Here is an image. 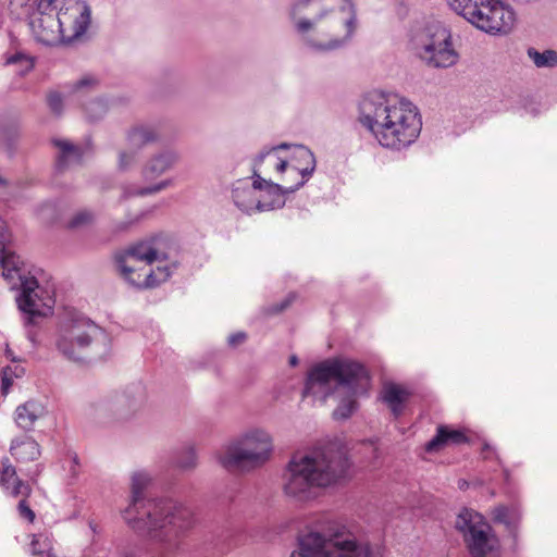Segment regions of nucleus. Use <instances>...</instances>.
Returning a JSON list of instances; mask_svg holds the SVG:
<instances>
[{
	"label": "nucleus",
	"instance_id": "nucleus-15",
	"mask_svg": "<svg viewBox=\"0 0 557 557\" xmlns=\"http://www.w3.org/2000/svg\"><path fill=\"white\" fill-rule=\"evenodd\" d=\"M62 0H54L49 9L33 13L28 25L35 39L44 45L53 46L64 42L62 28L58 22V8Z\"/></svg>",
	"mask_w": 557,
	"mask_h": 557
},
{
	"label": "nucleus",
	"instance_id": "nucleus-20",
	"mask_svg": "<svg viewBox=\"0 0 557 557\" xmlns=\"http://www.w3.org/2000/svg\"><path fill=\"white\" fill-rule=\"evenodd\" d=\"M48 413L47 406L39 399H28L18 405L14 411V422L21 430L30 432L35 428V423L46 417Z\"/></svg>",
	"mask_w": 557,
	"mask_h": 557
},
{
	"label": "nucleus",
	"instance_id": "nucleus-48",
	"mask_svg": "<svg viewBox=\"0 0 557 557\" xmlns=\"http://www.w3.org/2000/svg\"><path fill=\"white\" fill-rule=\"evenodd\" d=\"M7 185V181L5 178H3L1 175H0V186H5Z\"/></svg>",
	"mask_w": 557,
	"mask_h": 557
},
{
	"label": "nucleus",
	"instance_id": "nucleus-5",
	"mask_svg": "<svg viewBox=\"0 0 557 557\" xmlns=\"http://www.w3.org/2000/svg\"><path fill=\"white\" fill-rule=\"evenodd\" d=\"M369 386L370 376L361 363L338 357L324 360L308 372L302 396L320 403L334 398L337 405L333 417L345 420L358 409L357 399Z\"/></svg>",
	"mask_w": 557,
	"mask_h": 557
},
{
	"label": "nucleus",
	"instance_id": "nucleus-25",
	"mask_svg": "<svg viewBox=\"0 0 557 557\" xmlns=\"http://www.w3.org/2000/svg\"><path fill=\"white\" fill-rule=\"evenodd\" d=\"M410 393L401 385L388 383L382 389V400L388 406L395 417L401 414Z\"/></svg>",
	"mask_w": 557,
	"mask_h": 557
},
{
	"label": "nucleus",
	"instance_id": "nucleus-38",
	"mask_svg": "<svg viewBox=\"0 0 557 557\" xmlns=\"http://www.w3.org/2000/svg\"><path fill=\"white\" fill-rule=\"evenodd\" d=\"M173 180L172 178H166V180H162L149 187H146V188H141V189H138L135 191V194L137 195H147V194H153V193H158V191H161L170 186L173 185Z\"/></svg>",
	"mask_w": 557,
	"mask_h": 557
},
{
	"label": "nucleus",
	"instance_id": "nucleus-1",
	"mask_svg": "<svg viewBox=\"0 0 557 557\" xmlns=\"http://www.w3.org/2000/svg\"><path fill=\"white\" fill-rule=\"evenodd\" d=\"M350 467L346 453L333 444L295 454L282 472V492L294 503L312 502L319 496V491L344 483Z\"/></svg>",
	"mask_w": 557,
	"mask_h": 557
},
{
	"label": "nucleus",
	"instance_id": "nucleus-43",
	"mask_svg": "<svg viewBox=\"0 0 557 557\" xmlns=\"http://www.w3.org/2000/svg\"><path fill=\"white\" fill-rule=\"evenodd\" d=\"M12 373V368L11 367H7L3 369V372H2V391L4 394H7L13 383V376L11 375Z\"/></svg>",
	"mask_w": 557,
	"mask_h": 557
},
{
	"label": "nucleus",
	"instance_id": "nucleus-6",
	"mask_svg": "<svg viewBox=\"0 0 557 557\" xmlns=\"http://www.w3.org/2000/svg\"><path fill=\"white\" fill-rule=\"evenodd\" d=\"M10 236L0 219V268L2 276L21 293L16 298L18 309L26 315L27 323L36 318L52 314L55 305V287L46 273L38 268L24 263L9 249Z\"/></svg>",
	"mask_w": 557,
	"mask_h": 557
},
{
	"label": "nucleus",
	"instance_id": "nucleus-31",
	"mask_svg": "<svg viewBox=\"0 0 557 557\" xmlns=\"http://www.w3.org/2000/svg\"><path fill=\"white\" fill-rule=\"evenodd\" d=\"M30 553L34 556L47 555V557H53L52 542L50 536L46 533L33 535V540L30 543Z\"/></svg>",
	"mask_w": 557,
	"mask_h": 557
},
{
	"label": "nucleus",
	"instance_id": "nucleus-18",
	"mask_svg": "<svg viewBox=\"0 0 557 557\" xmlns=\"http://www.w3.org/2000/svg\"><path fill=\"white\" fill-rule=\"evenodd\" d=\"M315 158L313 152L305 146H293L292 159L288 162V173L295 175L297 181L287 187L288 191L300 188L313 174L315 170Z\"/></svg>",
	"mask_w": 557,
	"mask_h": 557
},
{
	"label": "nucleus",
	"instance_id": "nucleus-24",
	"mask_svg": "<svg viewBox=\"0 0 557 557\" xmlns=\"http://www.w3.org/2000/svg\"><path fill=\"white\" fill-rule=\"evenodd\" d=\"M178 160V154L166 150L150 158L144 169L143 176L146 181H153L172 169Z\"/></svg>",
	"mask_w": 557,
	"mask_h": 557
},
{
	"label": "nucleus",
	"instance_id": "nucleus-14",
	"mask_svg": "<svg viewBox=\"0 0 557 557\" xmlns=\"http://www.w3.org/2000/svg\"><path fill=\"white\" fill-rule=\"evenodd\" d=\"M64 44L83 36L90 24V8L83 0H62L57 10Z\"/></svg>",
	"mask_w": 557,
	"mask_h": 557
},
{
	"label": "nucleus",
	"instance_id": "nucleus-47",
	"mask_svg": "<svg viewBox=\"0 0 557 557\" xmlns=\"http://www.w3.org/2000/svg\"><path fill=\"white\" fill-rule=\"evenodd\" d=\"M289 363H290V366H293V367H294V366H296V364L298 363V358H297L296 356H292V357L289 358Z\"/></svg>",
	"mask_w": 557,
	"mask_h": 557
},
{
	"label": "nucleus",
	"instance_id": "nucleus-22",
	"mask_svg": "<svg viewBox=\"0 0 557 557\" xmlns=\"http://www.w3.org/2000/svg\"><path fill=\"white\" fill-rule=\"evenodd\" d=\"M287 144L274 146L261 151L253 160V177L258 178L261 172V165L265 163V172L275 171L283 173L287 170L288 162L280 156V151L287 149Z\"/></svg>",
	"mask_w": 557,
	"mask_h": 557
},
{
	"label": "nucleus",
	"instance_id": "nucleus-9",
	"mask_svg": "<svg viewBox=\"0 0 557 557\" xmlns=\"http://www.w3.org/2000/svg\"><path fill=\"white\" fill-rule=\"evenodd\" d=\"M273 448L271 433L264 428L251 426L223 445L214 458L227 471H251L271 459Z\"/></svg>",
	"mask_w": 557,
	"mask_h": 557
},
{
	"label": "nucleus",
	"instance_id": "nucleus-23",
	"mask_svg": "<svg viewBox=\"0 0 557 557\" xmlns=\"http://www.w3.org/2000/svg\"><path fill=\"white\" fill-rule=\"evenodd\" d=\"M0 485L7 494L13 497L26 498L30 494V486L17 476L15 467L8 459L2 462Z\"/></svg>",
	"mask_w": 557,
	"mask_h": 557
},
{
	"label": "nucleus",
	"instance_id": "nucleus-26",
	"mask_svg": "<svg viewBox=\"0 0 557 557\" xmlns=\"http://www.w3.org/2000/svg\"><path fill=\"white\" fill-rule=\"evenodd\" d=\"M54 0H10V10L17 17H29L33 13L47 10Z\"/></svg>",
	"mask_w": 557,
	"mask_h": 557
},
{
	"label": "nucleus",
	"instance_id": "nucleus-42",
	"mask_svg": "<svg viewBox=\"0 0 557 557\" xmlns=\"http://www.w3.org/2000/svg\"><path fill=\"white\" fill-rule=\"evenodd\" d=\"M62 101V97L58 92H51L48 97L49 107L55 113L61 111Z\"/></svg>",
	"mask_w": 557,
	"mask_h": 557
},
{
	"label": "nucleus",
	"instance_id": "nucleus-4",
	"mask_svg": "<svg viewBox=\"0 0 557 557\" xmlns=\"http://www.w3.org/2000/svg\"><path fill=\"white\" fill-rule=\"evenodd\" d=\"M359 122L383 148L401 151L410 147L422 129L417 106L397 94L373 91L359 104Z\"/></svg>",
	"mask_w": 557,
	"mask_h": 557
},
{
	"label": "nucleus",
	"instance_id": "nucleus-46",
	"mask_svg": "<svg viewBox=\"0 0 557 557\" xmlns=\"http://www.w3.org/2000/svg\"><path fill=\"white\" fill-rule=\"evenodd\" d=\"M12 368V373L11 375L13 377H20L24 374V368L18 366V364H14V366H10Z\"/></svg>",
	"mask_w": 557,
	"mask_h": 557
},
{
	"label": "nucleus",
	"instance_id": "nucleus-27",
	"mask_svg": "<svg viewBox=\"0 0 557 557\" xmlns=\"http://www.w3.org/2000/svg\"><path fill=\"white\" fill-rule=\"evenodd\" d=\"M53 143L60 150V154L58 157L59 168H65L78 163L85 153L81 147L73 146L65 139H55Z\"/></svg>",
	"mask_w": 557,
	"mask_h": 557
},
{
	"label": "nucleus",
	"instance_id": "nucleus-12",
	"mask_svg": "<svg viewBox=\"0 0 557 557\" xmlns=\"http://www.w3.org/2000/svg\"><path fill=\"white\" fill-rule=\"evenodd\" d=\"M456 528L463 534L471 557L500 556L499 541L479 512L463 509L456 519Z\"/></svg>",
	"mask_w": 557,
	"mask_h": 557
},
{
	"label": "nucleus",
	"instance_id": "nucleus-34",
	"mask_svg": "<svg viewBox=\"0 0 557 557\" xmlns=\"http://www.w3.org/2000/svg\"><path fill=\"white\" fill-rule=\"evenodd\" d=\"M5 64L14 66L15 67L14 71L18 75H25L26 73L32 71L34 67L33 59L22 52H17V53L9 57L5 61Z\"/></svg>",
	"mask_w": 557,
	"mask_h": 557
},
{
	"label": "nucleus",
	"instance_id": "nucleus-11",
	"mask_svg": "<svg viewBox=\"0 0 557 557\" xmlns=\"http://www.w3.org/2000/svg\"><path fill=\"white\" fill-rule=\"evenodd\" d=\"M410 47L413 54L430 69H449L460 59L450 28L441 22L418 28L411 36Z\"/></svg>",
	"mask_w": 557,
	"mask_h": 557
},
{
	"label": "nucleus",
	"instance_id": "nucleus-36",
	"mask_svg": "<svg viewBox=\"0 0 557 557\" xmlns=\"http://www.w3.org/2000/svg\"><path fill=\"white\" fill-rule=\"evenodd\" d=\"M98 85V81L91 76H87L82 78L77 84L75 85L73 89V95L76 98H81L87 94H89L91 90L96 88Z\"/></svg>",
	"mask_w": 557,
	"mask_h": 557
},
{
	"label": "nucleus",
	"instance_id": "nucleus-49",
	"mask_svg": "<svg viewBox=\"0 0 557 557\" xmlns=\"http://www.w3.org/2000/svg\"><path fill=\"white\" fill-rule=\"evenodd\" d=\"M484 450H490V446L485 445Z\"/></svg>",
	"mask_w": 557,
	"mask_h": 557
},
{
	"label": "nucleus",
	"instance_id": "nucleus-7",
	"mask_svg": "<svg viewBox=\"0 0 557 557\" xmlns=\"http://www.w3.org/2000/svg\"><path fill=\"white\" fill-rule=\"evenodd\" d=\"M54 346L69 360L82 361L91 356H107L111 349V338L86 313L67 307L58 315Z\"/></svg>",
	"mask_w": 557,
	"mask_h": 557
},
{
	"label": "nucleus",
	"instance_id": "nucleus-41",
	"mask_svg": "<svg viewBox=\"0 0 557 557\" xmlns=\"http://www.w3.org/2000/svg\"><path fill=\"white\" fill-rule=\"evenodd\" d=\"M18 513L22 518L33 522L35 520V512L30 509V507L26 504L25 499H22L18 503Z\"/></svg>",
	"mask_w": 557,
	"mask_h": 557
},
{
	"label": "nucleus",
	"instance_id": "nucleus-44",
	"mask_svg": "<svg viewBox=\"0 0 557 557\" xmlns=\"http://www.w3.org/2000/svg\"><path fill=\"white\" fill-rule=\"evenodd\" d=\"M245 339H246V334H245V333H243V332H238V333H236V334H232V335H230V337H228V344H230L231 346H237V345H239V344L244 343V342H245Z\"/></svg>",
	"mask_w": 557,
	"mask_h": 557
},
{
	"label": "nucleus",
	"instance_id": "nucleus-2",
	"mask_svg": "<svg viewBox=\"0 0 557 557\" xmlns=\"http://www.w3.org/2000/svg\"><path fill=\"white\" fill-rule=\"evenodd\" d=\"M290 15L299 39L314 52L344 47L357 28L352 0H296Z\"/></svg>",
	"mask_w": 557,
	"mask_h": 557
},
{
	"label": "nucleus",
	"instance_id": "nucleus-19",
	"mask_svg": "<svg viewBox=\"0 0 557 557\" xmlns=\"http://www.w3.org/2000/svg\"><path fill=\"white\" fill-rule=\"evenodd\" d=\"M158 138L159 134L152 126L139 125L131 129L127 135V145L129 151H123L120 153V169L126 170L133 165L136 161L137 151L146 145L157 141Z\"/></svg>",
	"mask_w": 557,
	"mask_h": 557
},
{
	"label": "nucleus",
	"instance_id": "nucleus-10",
	"mask_svg": "<svg viewBox=\"0 0 557 557\" xmlns=\"http://www.w3.org/2000/svg\"><path fill=\"white\" fill-rule=\"evenodd\" d=\"M298 549L292 557H384V547L351 534H323L308 530L297 537Z\"/></svg>",
	"mask_w": 557,
	"mask_h": 557
},
{
	"label": "nucleus",
	"instance_id": "nucleus-17",
	"mask_svg": "<svg viewBox=\"0 0 557 557\" xmlns=\"http://www.w3.org/2000/svg\"><path fill=\"white\" fill-rule=\"evenodd\" d=\"M261 183V176L255 178L250 185L247 181H238L233 188L234 203L238 209L246 213L262 212L282 208V199L277 195L276 187H271L270 194L274 195L272 202H263V200H257L258 186ZM265 195H269L267 191Z\"/></svg>",
	"mask_w": 557,
	"mask_h": 557
},
{
	"label": "nucleus",
	"instance_id": "nucleus-40",
	"mask_svg": "<svg viewBox=\"0 0 557 557\" xmlns=\"http://www.w3.org/2000/svg\"><path fill=\"white\" fill-rule=\"evenodd\" d=\"M54 206L50 202H47V203H44L42 206L39 207L38 211H37V214L39 215V218L44 221H47V222H53L55 221L59 216L54 213Z\"/></svg>",
	"mask_w": 557,
	"mask_h": 557
},
{
	"label": "nucleus",
	"instance_id": "nucleus-21",
	"mask_svg": "<svg viewBox=\"0 0 557 557\" xmlns=\"http://www.w3.org/2000/svg\"><path fill=\"white\" fill-rule=\"evenodd\" d=\"M9 451L17 463L24 465L39 459L41 446L32 435L22 434L11 440Z\"/></svg>",
	"mask_w": 557,
	"mask_h": 557
},
{
	"label": "nucleus",
	"instance_id": "nucleus-37",
	"mask_svg": "<svg viewBox=\"0 0 557 557\" xmlns=\"http://www.w3.org/2000/svg\"><path fill=\"white\" fill-rule=\"evenodd\" d=\"M197 453L194 448H187L177 460V467L183 470H190L197 466Z\"/></svg>",
	"mask_w": 557,
	"mask_h": 557
},
{
	"label": "nucleus",
	"instance_id": "nucleus-45",
	"mask_svg": "<svg viewBox=\"0 0 557 557\" xmlns=\"http://www.w3.org/2000/svg\"><path fill=\"white\" fill-rule=\"evenodd\" d=\"M69 462L71 463L70 470L72 471L73 475L77 474L76 467L78 466V458L76 455H70L69 456Z\"/></svg>",
	"mask_w": 557,
	"mask_h": 557
},
{
	"label": "nucleus",
	"instance_id": "nucleus-28",
	"mask_svg": "<svg viewBox=\"0 0 557 557\" xmlns=\"http://www.w3.org/2000/svg\"><path fill=\"white\" fill-rule=\"evenodd\" d=\"M466 441V436L461 431L450 430L447 426H440L437 434L426 444L428 451L437 450L441 446L453 443L459 444Z\"/></svg>",
	"mask_w": 557,
	"mask_h": 557
},
{
	"label": "nucleus",
	"instance_id": "nucleus-8",
	"mask_svg": "<svg viewBox=\"0 0 557 557\" xmlns=\"http://www.w3.org/2000/svg\"><path fill=\"white\" fill-rule=\"evenodd\" d=\"M122 277L136 288H153L166 282L176 264L156 246L154 240L139 242L116 253Z\"/></svg>",
	"mask_w": 557,
	"mask_h": 557
},
{
	"label": "nucleus",
	"instance_id": "nucleus-29",
	"mask_svg": "<svg viewBox=\"0 0 557 557\" xmlns=\"http://www.w3.org/2000/svg\"><path fill=\"white\" fill-rule=\"evenodd\" d=\"M493 520L498 523L505 524L508 529L515 528L520 521L521 512L518 506H505L500 505L492 511Z\"/></svg>",
	"mask_w": 557,
	"mask_h": 557
},
{
	"label": "nucleus",
	"instance_id": "nucleus-3",
	"mask_svg": "<svg viewBox=\"0 0 557 557\" xmlns=\"http://www.w3.org/2000/svg\"><path fill=\"white\" fill-rule=\"evenodd\" d=\"M150 482L148 472L133 473L132 500L122 511L123 520L136 533L153 542L174 544L194 528V512L189 507L172 499L144 500L143 492Z\"/></svg>",
	"mask_w": 557,
	"mask_h": 557
},
{
	"label": "nucleus",
	"instance_id": "nucleus-13",
	"mask_svg": "<svg viewBox=\"0 0 557 557\" xmlns=\"http://www.w3.org/2000/svg\"><path fill=\"white\" fill-rule=\"evenodd\" d=\"M471 24L491 35H506L516 24V13L502 0H483Z\"/></svg>",
	"mask_w": 557,
	"mask_h": 557
},
{
	"label": "nucleus",
	"instance_id": "nucleus-32",
	"mask_svg": "<svg viewBox=\"0 0 557 557\" xmlns=\"http://www.w3.org/2000/svg\"><path fill=\"white\" fill-rule=\"evenodd\" d=\"M528 55L537 67H552L557 64V53L554 50L540 52L530 48L528 49Z\"/></svg>",
	"mask_w": 557,
	"mask_h": 557
},
{
	"label": "nucleus",
	"instance_id": "nucleus-16",
	"mask_svg": "<svg viewBox=\"0 0 557 557\" xmlns=\"http://www.w3.org/2000/svg\"><path fill=\"white\" fill-rule=\"evenodd\" d=\"M143 399V393L128 391L103 397L91 406L98 417L126 419L140 408Z\"/></svg>",
	"mask_w": 557,
	"mask_h": 557
},
{
	"label": "nucleus",
	"instance_id": "nucleus-39",
	"mask_svg": "<svg viewBox=\"0 0 557 557\" xmlns=\"http://www.w3.org/2000/svg\"><path fill=\"white\" fill-rule=\"evenodd\" d=\"M107 110V106L102 100L91 101L86 111L91 120L100 117Z\"/></svg>",
	"mask_w": 557,
	"mask_h": 557
},
{
	"label": "nucleus",
	"instance_id": "nucleus-33",
	"mask_svg": "<svg viewBox=\"0 0 557 557\" xmlns=\"http://www.w3.org/2000/svg\"><path fill=\"white\" fill-rule=\"evenodd\" d=\"M271 187H276L277 190V195H280V198L282 199V207L284 206L285 203V193H289L287 190V187L285 189H283L282 186H280L278 184H274L272 182H269L264 178L261 177V183L259 184L258 186V193H257V200H263V202H272L273 199H274V195H265L267 191H270Z\"/></svg>",
	"mask_w": 557,
	"mask_h": 557
},
{
	"label": "nucleus",
	"instance_id": "nucleus-30",
	"mask_svg": "<svg viewBox=\"0 0 557 557\" xmlns=\"http://www.w3.org/2000/svg\"><path fill=\"white\" fill-rule=\"evenodd\" d=\"M480 2L483 0H447L450 9L469 23L474 18Z\"/></svg>",
	"mask_w": 557,
	"mask_h": 557
},
{
	"label": "nucleus",
	"instance_id": "nucleus-35",
	"mask_svg": "<svg viewBox=\"0 0 557 557\" xmlns=\"http://www.w3.org/2000/svg\"><path fill=\"white\" fill-rule=\"evenodd\" d=\"M95 221V214L89 210L77 211L67 222V227L71 230H79L90 225Z\"/></svg>",
	"mask_w": 557,
	"mask_h": 557
}]
</instances>
